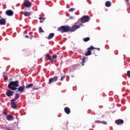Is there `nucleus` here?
<instances>
[{
  "mask_svg": "<svg viewBox=\"0 0 130 130\" xmlns=\"http://www.w3.org/2000/svg\"><path fill=\"white\" fill-rule=\"evenodd\" d=\"M11 104L12 105L11 107L13 109H16L17 108V103L14 101H11Z\"/></svg>",
  "mask_w": 130,
  "mask_h": 130,
  "instance_id": "nucleus-11",
  "label": "nucleus"
},
{
  "mask_svg": "<svg viewBox=\"0 0 130 130\" xmlns=\"http://www.w3.org/2000/svg\"><path fill=\"white\" fill-rule=\"evenodd\" d=\"M86 59V57H83L82 60H85Z\"/></svg>",
  "mask_w": 130,
  "mask_h": 130,
  "instance_id": "nucleus-37",
  "label": "nucleus"
},
{
  "mask_svg": "<svg viewBox=\"0 0 130 130\" xmlns=\"http://www.w3.org/2000/svg\"><path fill=\"white\" fill-rule=\"evenodd\" d=\"M70 19H71V20H74V16H70Z\"/></svg>",
  "mask_w": 130,
  "mask_h": 130,
  "instance_id": "nucleus-31",
  "label": "nucleus"
},
{
  "mask_svg": "<svg viewBox=\"0 0 130 130\" xmlns=\"http://www.w3.org/2000/svg\"><path fill=\"white\" fill-rule=\"evenodd\" d=\"M90 19L91 18L88 15L84 16L81 17L80 19H79L77 22H76L75 24H79V22H80V21L81 22L82 24L87 23V22H89Z\"/></svg>",
  "mask_w": 130,
  "mask_h": 130,
  "instance_id": "nucleus-3",
  "label": "nucleus"
},
{
  "mask_svg": "<svg viewBox=\"0 0 130 130\" xmlns=\"http://www.w3.org/2000/svg\"><path fill=\"white\" fill-rule=\"evenodd\" d=\"M74 11H76V9H75V8H70L68 10V12H74Z\"/></svg>",
  "mask_w": 130,
  "mask_h": 130,
  "instance_id": "nucleus-25",
  "label": "nucleus"
},
{
  "mask_svg": "<svg viewBox=\"0 0 130 130\" xmlns=\"http://www.w3.org/2000/svg\"><path fill=\"white\" fill-rule=\"evenodd\" d=\"M19 98H20V95H19V94L18 93H16L14 99H12L11 101H14V102L17 101V100H18V99H19Z\"/></svg>",
  "mask_w": 130,
  "mask_h": 130,
  "instance_id": "nucleus-15",
  "label": "nucleus"
},
{
  "mask_svg": "<svg viewBox=\"0 0 130 130\" xmlns=\"http://www.w3.org/2000/svg\"><path fill=\"white\" fill-rule=\"evenodd\" d=\"M51 60V62L52 63H53V59H52V58H51V60Z\"/></svg>",
  "mask_w": 130,
  "mask_h": 130,
  "instance_id": "nucleus-34",
  "label": "nucleus"
},
{
  "mask_svg": "<svg viewBox=\"0 0 130 130\" xmlns=\"http://www.w3.org/2000/svg\"><path fill=\"white\" fill-rule=\"evenodd\" d=\"M81 25H82V23H80L78 25H77V24L73 25L71 28L70 27V32H75L76 30H78V29L81 28Z\"/></svg>",
  "mask_w": 130,
  "mask_h": 130,
  "instance_id": "nucleus-4",
  "label": "nucleus"
},
{
  "mask_svg": "<svg viewBox=\"0 0 130 130\" xmlns=\"http://www.w3.org/2000/svg\"><path fill=\"white\" fill-rule=\"evenodd\" d=\"M22 5L25 8H30L32 6V3L30 2V1H24Z\"/></svg>",
  "mask_w": 130,
  "mask_h": 130,
  "instance_id": "nucleus-7",
  "label": "nucleus"
},
{
  "mask_svg": "<svg viewBox=\"0 0 130 130\" xmlns=\"http://www.w3.org/2000/svg\"><path fill=\"white\" fill-rule=\"evenodd\" d=\"M17 89L18 90H16V92H19L20 93H23V92H24V90L25 89V86H19Z\"/></svg>",
  "mask_w": 130,
  "mask_h": 130,
  "instance_id": "nucleus-10",
  "label": "nucleus"
},
{
  "mask_svg": "<svg viewBox=\"0 0 130 130\" xmlns=\"http://www.w3.org/2000/svg\"><path fill=\"white\" fill-rule=\"evenodd\" d=\"M95 49V48L93 47V46H91L90 47L87 48V52L85 53V55L86 56H89V55H91L92 54V52H91V50H94Z\"/></svg>",
  "mask_w": 130,
  "mask_h": 130,
  "instance_id": "nucleus-5",
  "label": "nucleus"
},
{
  "mask_svg": "<svg viewBox=\"0 0 130 130\" xmlns=\"http://www.w3.org/2000/svg\"><path fill=\"white\" fill-rule=\"evenodd\" d=\"M104 124H106V123H107V122H105V123H104Z\"/></svg>",
  "mask_w": 130,
  "mask_h": 130,
  "instance_id": "nucleus-41",
  "label": "nucleus"
},
{
  "mask_svg": "<svg viewBox=\"0 0 130 130\" xmlns=\"http://www.w3.org/2000/svg\"><path fill=\"white\" fill-rule=\"evenodd\" d=\"M19 81L18 80L11 81L8 85V88L10 90H11V91H16V90H18V88L16 87H19Z\"/></svg>",
  "mask_w": 130,
  "mask_h": 130,
  "instance_id": "nucleus-1",
  "label": "nucleus"
},
{
  "mask_svg": "<svg viewBox=\"0 0 130 130\" xmlns=\"http://www.w3.org/2000/svg\"><path fill=\"white\" fill-rule=\"evenodd\" d=\"M95 122H98V123H99L100 122V121H96Z\"/></svg>",
  "mask_w": 130,
  "mask_h": 130,
  "instance_id": "nucleus-39",
  "label": "nucleus"
},
{
  "mask_svg": "<svg viewBox=\"0 0 130 130\" xmlns=\"http://www.w3.org/2000/svg\"><path fill=\"white\" fill-rule=\"evenodd\" d=\"M58 80V77L57 76H55L53 78H51L49 79L48 84L50 85V84H52V83L57 82Z\"/></svg>",
  "mask_w": 130,
  "mask_h": 130,
  "instance_id": "nucleus-6",
  "label": "nucleus"
},
{
  "mask_svg": "<svg viewBox=\"0 0 130 130\" xmlns=\"http://www.w3.org/2000/svg\"><path fill=\"white\" fill-rule=\"evenodd\" d=\"M129 1V0H126V2H127V3H128Z\"/></svg>",
  "mask_w": 130,
  "mask_h": 130,
  "instance_id": "nucleus-40",
  "label": "nucleus"
},
{
  "mask_svg": "<svg viewBox=\"0 0 130 130\" xmlns=\"http://www.w3.org/2000/svg\"><path fill=\"white\" fill-rule=\"evenodd\" d=\"M57 30L61 33H66L67 32H70V27L69 25H62L58 27Z\"/></svg>",
  "mask_w": 130,
  "mask_h": 130,
  "instance_id": "nucleus-2",
  "label": "nucleus"
},
{
  "mask_svg": "<svg viewBox=\"0 0 130 130\" xmlns=\"http://www.w3.org/2000/svg\"><path fill=\"white\" fill-rule=\"evenodd\" d=\"M6 119L9 121L11 120H14V117L12 115H8L6 116Z\"/></svg>",
  "mask_w": 130,
  "mask_h": 130,
  "instance_id": "nucleus-16",
  "label": "nucleus"
},
{
  "mask_svg": "<svg viewBox=\"0 0 130 130\" xmlns=\"http://www.w3.org/2000/svg\"><path fill=\"white\" fill-rule=\"evenodd\" d=\"M25 38H29L30 37H29V36L26 35V36H25Z\"/></svg>",
  "mask_w": 130,
  "mask_h": 130,
  "instance_id": "nucleus-35",
  "label": "nucleus"
},
{
  "mask_svg": "<svg viewBox=\"0 0 130 130\" xmlns=\"http://www.w3.org/2000/svg\"><path fill=\"white\" fill-rule=\"evenodd\" d=\"M39 19L40 20V23H43V22H44V20H45V18H43L42 17H39Z\"/></svg>",
  "mask_w": 130,
  "mask_h": 130,
  "instance_id": "nucleus-23",
  "label": "nucleus"
},
{
  "mask_svg": "<svg viewBox=\"0 0 130 130\" xmlns=\"http://www.w3.org/2000/svg\"><path fill=\"white\" fill-rule=\"evenodd\" d=\"M14 93H15V91H12L9 90L6 92V94L7 95V97H12V96L14 95Z\"/></svg>",
  "mask_w": 130,
  "mask_h": 130,
  "instance_id": "nucleus-9",
  "label": "nucleus"
},
{
  "mask_svg": "<svg viewBox=\"0 0 130 130\" xmlns=\"http://www.w3.org/2000/svg\"><path fill=\"white\" fill-rule=\"evenodd\" d=\"M7 24V20L5 18H1L0 19V25H6Z\"/></svg>",
  "mask_w": 130,
  "mask_h": 130,
  "instance_id": "nucleus-13",
  "label": "nucleus"
},
{
  "mask_svg": "<svg viewBox=\"0 0 130 130\" xmlns=\"http://www.w3.org/2000/svg\"><path fill=\"white\" fill-rule=\"evenodd\" d=\"M105 6L107 7V8H109L110 7H111V3L110 2V1H107L105 3Z\"/></svg>",
  "mask_w": 130,
  "mask_h": 130,
  "instance_id": "nucleus-18",
  "label": "nucleus"
},
{
  "mask_svg": "<svg viewBox=\"0 0 130 130\" xmlns=\"http://www.w3.org/2000/svg\"><path fill=\"white\" fill-rule=\"evenodd\" d=\"M83 40L84 42H87L90 40V37L84 38L83 39Z\"/></svg>",
  "mask_w": 130,
  "mask_h": 130,
  "instance_id": "nucleus-21",
  "label": "nucleus"
},
{
  "mask_svg": "<svg viewBox=\"0 0 130 130\" xmlns=\"http://www.w3.org/2000/svg\"><path fill=\"white\" fill-rule=\"evenodd\" d=\"M64 78H66V75H63L62 77L60 78V81H62L64 79Z\"/></svg>",
  "mask_w": 130,
  "mask_h": 130,
  "instance_id": "nucleus-27",
  "label": "nucleus"
},
{
  "mask_svg": "<svg viewBox=\"0 0 130 130\" xmlns=\"http://www.w3.org/2000/svg\"><path fill=\"white\" fill-rule=\"evenodd\" d=\"M33 83L29 84L28 85L25 86L26 89H29V88H32L33 87Z\"/></svg>",
  "mask_w": 130,
  "mask_h": 130,
  "instance_id": "nucleus-20",
  "label": "nucleus"
},
{
  "mask_svg": "<svg viewBox=\"0 0 130 130\" xmlns=\"http://www.w3.org/2000/svg\"><path fill=\"white\" fill-rule=\"evenodd\" d=\"M3 114L4 115H7V113H6V112H5V111H3Z\"/></svg>",
  "mask_w": 130,
  "mask_h": 130,
  "instance_id": "nucleus-32",
  "label": "nucleus"
},
{
  "mask_svg": "<svg viewBox=\"0 0 130 130\" xmlns=\"http://www.w3.org/2000/svg\"><path fill=\"white\" fill-rule=\"evenodd\" d=\"M46 57L47 58H48V59H49V60H51V56H50V55H49V54H46Z\"/></svg>",
  "mask_w": 130,
  "mask_h": 130,
  "instance_id": "nucleus-22",
  "label": "nucleus"
},
{
  "mask_svg": "<svg viewBox=\"0 0 130 130\" xmlns=\"http://www.w3.org/2000/svg\"><path fill=\"white\" fill-rule=\"evenodd\" d=\"M29 38L30 40H32V39L33 38V36L32 35H30L29 37Z\"/></svg>",
  "mask_w": 130,
  "mask_h": 130,
  "instance_id": "nucleus-33",
  "label": "nucleus"
},
{
  "mask_svg": "<svg viewBox=\"0 0 130 130\" xmlns=\"http://www.w3.org/2000/svg\"><path fill=\"white\" fill-rule=\"evenodd\" d=\"M123 122H124V121H123V120L122 119H119L118 120H116L115 121V123L116 124L119 125V124H122L123 123Z\"/></svg>",
  "mask_w": 130,
  "mask_h": 130,
  "instance_id": "nucleus-12",
  "label": "nucleus"
},
{
  "mask_svg": "<svg viewBox=\"0 0 130 130\" xmlns=\"http://www.w3.org/2000/svg\"><path fill=\"white\" fill-rule=\"evenodd\" d=\"M54 37V34L51 33L49 35V36L47 37V39H51V38H53Z\"/></svg>",
  "mask_w": 130,
  "mask_h": 130,
  "instance_id": "nucleus-17",
  "label": "nucleus"
},
{
  "mask_svg": "<svg viewBox=\"0 0 130 130\" xmlns=\"http://www.w3.org/2000/svg\"><path fill=\"white\" fill-rule=\"evenodd\" d=\"M5 14L7 16H13L14 15V11H13L11 10H8L6 11Z\"/></svg>",
  "mask_w": 130,
  "mask_h": 130,
  "instance_id": "nucleus-8",
  "label": "nucleus"
},
{
  "mask_svg": "<svg viewBox=\"0 0 130 130\" xmlns=\"http://www.w3.org/2000/svg\"><path fill=\"white\" fill-rule=\"evenodd\" d=\"M39 32H41V33H44V30H43V29H42V27H40L39 28Z\"/></svg>",
  "mask_w": 130,
  "mask_h": 130,
  "instance_id": "nucleus-24",
  "label": "nucleus"
},
{
  "mask_svg": "<svg viewBox=\"0 0 130 130\" xmlns=\"http://www.w3.org/2000/svg\"><path fill=\"white\" fill-rule=\"evenodd\" d=\"M56 57H57V55H53V56H52V58H53V59H55V58H56Z\"/></svg>",
  "mask_w": 130,
  "mask_h": 130,
  "instance_id": "nucleus-29",
  "label": "nucleus"
},
{
  "mask_svg": "<svg viewBox=\"0 0 130 130\" xmlns=\"http://www.w3.org/2000/svg\"><path fill=\"white\" fill-rule=\"evenodd\" d=\"M3 77H4V80H5V81H7V80H8V77H7V76H6V75H3Z\"/></svg>",
  "mask_w": 130,
  "mask_h": 130,
  "instance_id": "nucleus-28",
  "label": "nucleus"
},
{
  "mask_svg": "<svg viewBox=\"0 0 130 130\" xmlns=\"http://www.w3.org/2000/svg\"><path fill=\"white\" fill-rule=\"evenodd\" d=\"M94 49H98V50H99H99H100V48H94Z\"/></svg>",
  "mask_w": 130,
  "mask_h": 130,
  "instance_id": "nucleus-36",
  "label": "nucleus"
},
{
  "mask_svg": "<svg viewBox=\"0 0 130 130\" xmlns=\"http://www.w3.org/2000/svg\"><path fill=\"white\" fill-rule=\"evenodd\" d=\"M23 14L24 15L25 17H29L31 15V12H25Z\"/></svg>",
  "mask_w": 130,
  "mask_h": 130,
  "instance_id": "nucleus-19",
  "label": "nucleus"
},
{
  "mask_svg": "<svg viewBox=\"0 0 130 130\" xmlns=\"http://www.w3.org/2000/svg\"><path fill=\"white\" fill-rule=\"evenodd\" d=\"M84 63H85V60H82V66L84 65Z\"/></svg>",
  "mask_w": 130,
  "mask_h": 130,
  "instance_id": "nucleus-30",
  "label": "nucleus"
},
{
  "mask_svg": "<svg viewBox=\"0 0 130 130\" xmlns=\"http://www.w3.org/2000/svg\"><path fill=\"white\" fill-rule=\"evenodd\" d=\"M34 90H38V88H33Z\"/></svg>",
  "mask_w": 130,
  "mask_h": 130,
  "instance_id": "nucleus-38",
  "label": "nucleus"
},
{
  "mask_svg": "<svg viewBox=\"0 0 130 130\" xmlns=\"http://www.w3.org/2000/svg\"><path fill=\"white\" fill-rule=\"evenodd\" d=\"M64 111L67 114H70L71 113V109L68 107L64 108Z\"/></svg>",
  "mask_w": 130,
  "mask_h": 130,
  "instance_id": "nucleus-14",
  "label": "nucleus"
},
{
  "mask_svg": "<svg viewBox=\"0 0 130 130\" xmlns=\"http://www.w3.org/2000/svg\"><path fill=\"white\" fill-rule=\"evenodd\" d=\"M127 76L130 79V71H127Z\"/></svg>",
  "mask_w": 130,
  "mask_h": 130,
  "instance_id": "nucleus-26",
  "label": "nucleus"
}]
</instances>
